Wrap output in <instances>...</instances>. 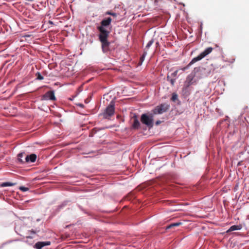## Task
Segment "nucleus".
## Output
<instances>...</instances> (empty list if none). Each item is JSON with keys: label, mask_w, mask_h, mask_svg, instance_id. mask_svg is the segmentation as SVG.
Segmentation results:
<instances>
[{"label": "nucleus", "mask_w": 249, "mask_h": 249, "mask_svg": "<svg viewBox=\"0 0 249 249\" xmlns=\"http://www.w3.org/2000/svg\"><path fill=\"white\" fill-rule=\"evenodd\" d=\"M24 155V152H21V153H19L18 155V161L19 162H20L21 163H23L24 162V161L22 159Z\"/></svg>", "instance_id": "obj_16"}, {"label": "nucleus", "mask_w": 249, "mask_h": 249, "mask_svg": "<svg viewBox=\"0 0 249 249\" xmlns=\"http://www.w3.org/2000/svg\"><path fill=\"white\" fill-rule=\"evenodd\" d=\"M189 86H184L182 88V94L184 95L188 96L189 94L188 89Z\"/></svg>", "instance_id": "obj_14"}, {"label": "nucleus", "mask_w": 249, "mask_h": 249, "mask_svg": "<svg viewBox=\"0 0 249 249\" xmlns=\"http://www.w3.org/2000/svg\"><path fill=\"white\" fill-rule=\"evenodd\" d=\"M178 99V96L177 94L175 92L172 93L171 100L173 102H176Z\"/></svg>", "instance_id": "obj_19"}, {"label": "nucleus", "mask_w": 249, "mask_h": 249, "mask_svg": "<svg viewBox=\"0 0 249 249\" xmlns=\"http://www.w3.org/2000/svg\"><path fill=\"white\" fill-rule=\"evenodd\" d=\"M78 106L81 107H84V105L82 104H78Z\"/></svg>", "instance_id": "obj_26"}, {"label": "nucleus", "mask_w": 249, "mask_h": 249, "mask_svg": "<svg viewBox=\"0 0 249 249\" xmlns=\"http://www.w3.org/2000/svg\"><path fill=\"white\" fill-rule=\"evenodd\" d=\"M36 76H37L36 79L41 80L43 79V76L41 75V74L39 72H37L36 73Z\"/></svg>", "instance_id": "obj_20"}, {"label": "nucleus", "mask_w": 249, "mask_h": 249, "mask_svg": "<svg viewBox=\"0 0 249 249\" xmlns=\"http://www.w3.org/2000/svg\"><path fill=\"white\" fill-rule=\"evenodd\" d=\"M181 224V222H176V223H172V224L169 225L168 226H167L166 229H171L174 227L178 226L180 225Z\"/></svg>", "instance_id": "obj_15"}, {"label": "nucleus", "mask_w": 249, "mask_h": 249, "mask_svg": "<svg viewBox=\"0 0 249 249\" xmlns=\"http://www.w3.org/2000/svg\"><path fill=\"white\" fill-rule=\"evenodd\" d=\"M194 78V75L192 74H190L188 75L186 78V82L188 83L187 85L190 86L192 84V80Z\"/></svg>", "instance_id": "obj_13"}, {"label": "nucleus", "mask_w": 249, "mask_h": 249, "mask_svg": "<svg viewBox=\"0 0 249 249\" xmlns=\"http://www.w3.org/2000/svg\"><path fill=\"white\" fill-rule=\"evenodd\" d=\"M20 190L23 191V192H26L29 190V188L27 187H25L24 186H21L19 187Z\"/></svg>", "instance_id": "obj_22"}, {"label": "nucleus", "mask_w": 249, "mask_h": 249, "mask_svg": "<svg viewBox=\"0 0 249 249\" xmlns=\"http://www.w3.org/2000/svg\"><path fill=\"white\" fill-rule=\"evenodd\" d=\"M160 123H161V121H157L156 122V125H159V124H160Z\"/></svg>", "instance_id": "obj_25"}, {"label": "nucleus", "mask_w": 249, "mask_h": 249, "mask_svg": "<svg viewBox=\"0 0 249 249\" xmlns=\"http://www.w3.org/2000/svg\"><path fill=\"white\" fill-rule=\"evenodd\" d=\"M241 228L242 227L240 225H233L230 228L227 232H228L240 230L241 229Z\"/></svg>", "instance_id": "obj_12"}, {"label": "nucleus", "mask_w": 249, "mask_h": 249, "mask_svg": "<svg viewBox=\"0 0 249 249\" xmlns=\"http://www.w3.org/2000/svg\"><path fill=\"white\" fill-rule=\"evenodd\" d=\"M105 15H110V16H112L113 18H114V21H113L114 22H117L118 21V20L117 19V17H118V14L116 13L112 12L111 11H107L105 13Z\"/></svg>", "instance_id": "obj_11"}, {"label": "nucleus", "mask_w": 249, "mask_h": 249, "mask_svg": "<svg viewBox=\"0 0 249 249\" xmlns=\"http://www.w3.org/2000/svg\"><path fill=\"white\" fill-rule=\"evenodd\" d=\"M15 185H16L15 183H12V182H3L1 184V186L4 187H7V186H13Z\"/></svg>", "instance_id": "obj_17"}, {"label": "nucleus", "mask_w": 249, "mask_h": 249, "mask_svg": "<svg viewBox=\"0 0 249 249\" xmlns=\"http://www.w3.org/2000/svg\"><path fill=\"white\" fill-rule=\"evenodd\" d=\"M213 50V48L212 47L207 48L197 56L194 57L186 67L181 68V70L182 71H185V70L188 69L192 64L198 61L201 60L206 56L210 54L212 52Z\"/></svg>", "instance_id": "obj_2"}, {"label": "nucleus", "mask_w": 249, "mask_h": 249, "mask_svg": "<svg viewBox=\"0 0 249 249\" xmlns=\"http://www.w3.org/2000/svg\"><path fill=\"white\" fill-rule=\"evenodd\" d=\"M153 114L147 115L146 114H143L141 116V122L148 127L151 128L153 126Z\"/></svg>", "instance_id": "obj_4"}, {"label": "nucleus", "mask_w": 249, "mask_h": 249, "mask_svg": "<svg viewBox=\"0 0 249 249\" xmlns=\"http://www.w3.org/2000/svg\"><path fill=\"white\" fill-rule=\"evenodd\" d=\"M64 205V204H62L61 205L59 206V208H61Z\"/></svg>", "instance_id": "obj_28"}, {"label": "nucleus", "mask_w": 249, "mask_h": 249, "mask_svg": "<svg viewBox=\"0 0 249 249\" xmlns=\"http://www.w3.org/2000/svg\"><path fill=\"white\" fill-rule=\"evenodd\" d=\"M170 105L167 103L161 104L157 106L153 110V114H161L166 112L169 108Z\"/></svg>", "instance_id": "obj_5"}, {"label": "nucleus", "mask_w": 249, "mask_h": 249, "mask_svg": "<svg viewBox=\"0 0 249 249\" xmlns=\"http://www.w3.org/2000/svg\"><path fill=\"white\" fill-rule=\"evenodd\" d=\"M109 35H99V39L101 42L102 50L104 53H107L111 51V43L107 40Z\"/></svg>", "instance_id": "obj_3"}, {"label": "nucleus", "mask_w": 249, "mask_h": 249, "mask_svg": "<svg viewBox=\"0 0 249 249\" xmlns=\"http://www.w3.org/2000/svg\"><path fill=\"white\" fill-rule=\"evenodd\" d=\"M153 39H151L150 40L147 44L146 46V49H148L152 45V44L153 43Z\"/></svg>", "instance_id": "obj_21"}, {"label": "nucleus", "mask_w": 249, "mask_h": 249, "mask_svg": "<svg viewBox=\"0 0 249 249\" xmlns=\"http://www.w3.org/2000/svg\"><path fill=\"white\" fill-rule=\"evenodd\" d=\"M169 81H170V82L171 83V85L172 86H173L174 85V84H175V81H176V78H175V79L171 78V79H170V80Z\"/></svg>", "instance_id": "obj_24"}, {"label": "nucleus", "mask_w": 249, "mask_h": 249, "mask_svg": "<svg viewBox=\"0 0 249 249\" xmlns=\"http://www.w3.org/2000/svg\"><path fill=\"white\" fill-rule=\"evenodd\" d=\"M178 70H176V71H175L174 72H173L172 74H171V76L172 77H175L177 76V74H178Z\"/></svg>", "instance_id": "obj_23"}, {"label": "nucleus", "mask_w": 249, "mask_h": 249, "mask_svg": "<svg viewBox=\"0 0 249 249\" xmlns=\"http://www.w3.org/2000/svg\"><path fill=\"white\" fill-rule=\"evenodd\" d=\"M114 21V18L111 17L104 18L101 22V25L97 26V29L99 32V35H109L110 31L107 28L110 25L111 21Z\"/></svg>", "instance_id": "obj_1"}, {"label": "nucleus", "mask_w": 249, "mask_h": 249, "mask_svg": "<svg viewBox=\"0 0 249 249\" xmlns=\"http://www.w3.org/2000/svg\"><path fill=\"white\" fill-rule=\"evenodd\" d=\"M36 155L34 154L27 155L25 158L26 162H34L36 161Z\"/></svg>", "instance_id": "obj_9"}, {"label": "nucleus", "mask_w": 249, "mask_h": 249, "mask_svg": "<svg viewBox=\"0 0 249 249\" xmlns=\"http://www.w3.org/2000/svg\"><path fill=\"white\" fill-rule=\"evenodd\" d=\"M51 244L50 242H37L35 246L36 249H41L44 246L50 245Z\"/></svg>", "instance_id": "obj_8"}, {"label": "nucleus", "mask_w": 249, "mask_h": 249, "mask_svg": "<svg viewBox=\"0 0 249 249\" xmlns=\"http://www.w3.org/2000/svg\"><path fill=\"white\" fill-rule=\"evenodd\" d=\"M146 55H147V52L144 51L143 54L142 55V56H141V57L140 58V63H139L140 65H142V64L143 62Z\"/></svg>", "instance_id": "obj_18"}, {"label": "nucleus", "mask_w": 249, "mask_h": 249, "mask_svg": "<svg viewBox=\"0 0 249 249\" xmlns=\"http://www.w3.org/2000/svg\"><path fill=\"white\" fill-rule=\"evenodd\" d=\"M171 78H170V76H167V81H169L170 79H171Z\"/></svg>", "instance_id": "obj_27"}, {"label": "nucleus", "mask_w": 249, "mask_h": 249, "mask_svg": "<svg viewBox=\"0 0 249 249\" xmlns=\"http://www.w3.org/2000/svg\"><path fill=\"white\" fill-rule=\"evenodd\" d=\"M133 123L132 124V127L134 129H138L139 128L140 123L138 120L137 116H135L134 118Z\"/></svg>", "instance_id": "obj_10"}, {"label": "nucleus", "mask_w": 249, "mask_h": 249, "mask_svg": "<svg viewBox=\"0 0 249 249\" xmlns=\"http://www.w3.org/2000/svg\"><path fill=\"white\" fill-rule=\"evenodd\" d=\"M114 103L111 102L110 104L107 107L103 113V117L105 119H109L114 113Z\"/></svg>", "instance_id": "obj_6"}, {"label": "nucleus", "mask_w": 249, "mask_h": 249, "mask_svg": "<svg viewBox=\"0 0 249 249\" xmlns=\"http://www.w3.org/2000/svg\"><path fill=\"white\" fill-rule=\"evenodd\" d=\"M42 99L44 100H53L54 101L56 100V98L54 96V92L53 90L49 91L47 92L42 96Z\"/></svg>", "instance_id": "obj_7"}]
</instances>
